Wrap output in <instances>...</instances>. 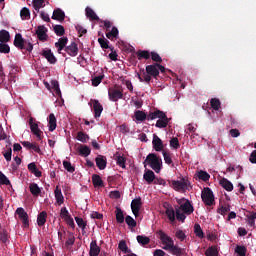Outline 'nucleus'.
Returning <instances> with one entry per match:
<instances>
[{"label":"nucleus","instance_id":"338daca9","mask_svg":"<svg viewBox=\"0 0 256 256\" xmlns=\"http://www.w3.org/2000/svg\"><path fill=\"white\" fill-rule=\"evenodd\" d=\"M236 253L240 256H245L247 254V248H245V246H237Z\"/></svg>","mask_w":256,"mask_h":256},{"label":"nucleus","instance_id":"20e7f679","mask_svg":"<svg viewBox=\"0 0 256 256\" xmlns=\"http://www.w3.org/2000/svg\"><path fill=\"white\" fill-rule=\"evenodd\" d=\"M159 63H154L151 65H147L146 69L140 70L136 74V77H138L140 83H151V79H157L159 77Z\"/></svg>","mask_w":256,"mask_h":256},{"label":"nucleus","instance_id":"bf43d9fd","mask_svg":"<svg viewBox=\"0 0 256 256\" xmlns=\"http://www.w3.org/2000/svg\"><path fill=\"white\" fill-rule=\"evenodd\" d=\"M103 77H105L104 75H100V76H96L92 79V85L93 87H99V85L101 84V81H103Z\"/></svg>","mask_w":256,"mask_h":256},{"label":"nucleus","instance_id":"c85d7f7f","mask_svg":"<svg viewBox=\"0 0 256 256\" xmlns=\"http://www.w3.org/2000/svg\"><path fill=\"white\" fill-rule=\"evenodd\" d=\"M45 223H47V212L42 211L38 214V217H37L38 227H43Z\"/></svg>","mask_w":256,"mask_h":256},{"label":"nucleus","instance_id":"4be33fe9","mask_svg":"<svg viewBox=\"0 0 256 256\" xmlns=\"http://www.w3.org/2000/svg\"><path fill=\"white\" fill-rule=\"evenodd\" d=\"M155 178H156V176H155V172H153V170H145L143 179H144V181H146V183H148V185H151V183H154Z\"/></svg>","mask_w":256,"mask_h":256},{"label":"nucleus","instance_id":"f3484780","mask_svg":"<svg viewBox=\"0 0 256 256\" xmlns=\"http://www.w3.org/2000/svg\"><path fill=\"white\" fill-rule=\"evenodd\" d=\"M152 145L154 150L163 151V140L157 134L153 135Z\"/></svg>","mask_w":256,"mask_h":256},{"label":"nucleus","instance_id":"f03ea898","mask_svg":"<svg viewBox=\"0 0 256 256\" xmlns=\"http://www.w3.org/2000/svg\"><path fill=\"white\" fill-rule=\"evenodd\" d=\"M158 235H159L160 241L164 245L163 249L165 251H169L171 255H175V256L185 255V249L175 245V242L173 241V239L169 237L167 234H165V232H163L162 230H159Z\"/></svg>","mask_w":256,"mask_h":256},{"label":"nucleus","instance_id":"c03bdc74","mask_svg":"<svg viewBox=\"0 0 256 256\" xmlns=\"http://www.w3.org/2000/svg\"><path fill=\"white\" fill-rule=\"evenodd\" d=\"M75 221H76L78 227H80V229H82V231H85V229H87V222L85 220H83V218L76 216Z\"/></svg>","mask_w":256,"mask_h":256},{"label":"nucleus","instance_id":"9d476101","mask_svg":"<svg viewBox=\"0 0 256 256\" xmlns=\"http://www.w3.org/2000/svg\"><path fill=\"white\" fill-rule=\"evenodd\" d=\"M16 215H18L24 229L29 228V215L25 212V209L21 207L17 208Z\"/></svg>","mask_w":256,"mask_h":256},{"label":"nucleus","instance_id":"6e6552de","mask_svg":"<svg viewBox=\"0 0 256 256\" xmlns=\"http://www.w3.org/2000/svg\"><path fill=\"white\" fill-rule=\"evenodd\" d=\"M168 183L174 191H187L190 183L189 180L181 178V180H168Z\"/></svg>","mask_w":256,"mask_h":256},{"label":"nucleus","instance_id":"c756f323","mask_svg":"<svg viewBox=\"0 0 256 256\" xmlns=\"http://www.w3.org/2000/svg\"><path fill=\"white\" fill-rule=\"evenodd\" d=\"M115 215L117 223H125V214H123V210L120 207H116Z\"/></svg>","mask_w":256,"mask_h":256},{"label":"nucleus","instance_id":"2f4dec72","mask_svg":"<svg viewBox=\"0 0 256 256\" xmlns=\"http://www.w3.org/2000/svg\"><path fill=\"white\" fill-rule=\"evenodd\" d=\"M11 41V34L7 30H0V43H9Z\"/></svg>","mask_w":256,"mask_h":256},{"label":"nucleus","instance_id":"39448f33","mask_svg":"<svg viewBox=\"0 0 256 256\" xmlns=\"http://www.w3.org/2000/svg\"><path fill=\"white\" fill-rule=\"evenodd\" d=\"M154 119H158L155 125L158 129H165L169 125L167 114L161 110L150 111L148 113V121H154Z\"/></svg>","mask_w":256,"mask_h":256},{"label":"nucleus","instance_id":"1a4fd4ad","mask_svg":"<svg viewBox=\"0 0 256 256\" xmlns=\"http://www.w3.org/2000/svg\"><path fill=\"white\" fill-rule=\"evenodd\" d=\"M202 201L207 205L208 207H211L213 203H215V195L213 194V190L211 188L206 187L202 190Z\"/></svg>","mask_w":256,"mask_h":256},{"label":"nucleus","instance_id":"412c9836","mask_svg":"<svg viewBox=\"0 0 256 256\" xmlns=\"http://www.w3.org/2000/svg\"><path fill=\"white\" fill-rule=\"evenodd\" d=\"M95 162L100 171H103V169L107 167V158L103 155H98V157L95 159Z\"/></svg>","mask_w":256,"mask_h":256},{"label":"nucleus","instance_id":"b1692460","mask_svg":"<svg viewBox=\"0 0 256 256\" xmlns=\"http://www.w3.org/2000/svg\"><path fill=\"white\" fill-rule=\"evenodd\" d=\"M48 128L49 131L53 132L55 129H57V118L55 117V114L51 113L48 116Z\"/></svg>","mask_w":256,"mask_h":256},{"label":"nucleus","instance_id":"72a5a7b5","mask_svg":"<svg viewBox=\"0 0 256 256\" xmlns=\"http://www.w3.org/2000/svg\"><path fill=\"white\" fill-rule=\"evenodd\" d=\"M92 183L94 187H105V184L103 183V179H101V176L98 174L92 175Z\"/></svg>","mask_w":256,"mask_h":256},{"label":"nucleus","instance_id":"393cba45","mask_svg":"<svg viewBox=\"0 0 256 256\" xmlns=\"http://www.w3.org/2000/svg\"><path fill=\"white\" fill-rule=\"evenodd\" d=\"M54 195L58 205H63V203H65V197H63V192H61V188H59V186H56Z\"/></svg>","mask_w":256,"mask_h":256},{"label":"nucleus","instance_id":"a211bd4d","mask_svg":"<svg viewBox=\"0 0 256 256\" xmlns=\"http://www.w3.org/2000/svg\"><path fill=\"white\" fill-rule=\"evenodd\" d=\"M52 19L63 23V21H65V12L61 8L55 9L52 15Z\"/></svg>","mask_w":256,"mask_h":256},{"label":"nucleus","instance_id":"774afa93","mask_svg":"<svg viewBox=\"0 0 256 256\" xmlns=\"http://www.w3.org/2000/svg\"><path fill=\"white\" fill-rule=\"evenodd\" d=\"M100 23H103L104 25V29H106V31H109V29H111V27H113V22L109 21V20H99Z\"/></svg>","mask_w":256,"mask_h":256},{"label":"nucleus","instance_id":"2eb2a0df","mask_svg":"<svg viewBox=\"0 0 256 256\" xmlns=\"http://www.w3.org/2000/svg\"><path fill=\"white\" fill-rule=\"evenodd\" d=\"M108 97L110 101H119V99H123V90L109 89Z\"/></svg>","mask_w":256,"mask_h":256},{"label":"nucleus","instance_id":"9b49d317","mask_svg":"<svg viewBox=\"0 0 256 256\" xmlns=\"http://www.w3.org/2000/svg\"><path fill=\"white\" fill-rule=\"evenodd\" d=\"M33 121H35V119H33V117H31L29 119V125H30L31 132L33 133V135H35L37 137L38 141H41V139H43V137H42L43 131H41V129H39V125Z\"/></svg>","mask_w":256,"mask_h":256},{"label":"nucleus","instance_id":"69168bd1","mask_svg":"<svg viewBox=\"0 0 256 256\" xmlns=\"http://www.w3.org/2000/svg\"><path fill=\"white\" fill-rule=\"evenodd\" d=\"M11 51V48L7 45V44H5V43H0V53H5V54H7V53H9Z\"/></svg>","mask_w":256,"mask_h":256},{"label":"nucleus","instance_id":"0e129e2a","mask_svg":"<svg viewBox=\"0 0 256 256\" xmlns=\"http://www.w3.org/2000/svg\"><path fill=\"white\" fill-rule=\"evenodd\" d=\"M125 157L123 156H118L116 157V164L119 166V167H122V169H125Z\"/></svg>","mask_w":256,"mask_h":256},{"label":"nucleus","instance_id":"8fccbe9b","mask_svg":"<svg viewBox=\"0 0 256 256\" xmlns=\"http://www.w3.org/2000/svg\"><path fill=\"white\" fill-rule=\"evenodd\" d=\"M0 241H2V243H9V235L7 234V230H0Z\"/></svg>","mask_w":256,"mask_h":256},{"label":"nucleus","instance_id":"de8ad7c7","mask_svg":"<svg viewBox=\"0 0 256 256\" xmlns=\"http://www.w3.org/2000/svg\"><path fill=\"white\" fill-rule=\"evenodd\" d=\"M76 139L78 141H81V143H87V141H89V135L85 134V132H78Z\"/></svg>","mask_w":256,"mask_h":256},{"label":"nucleus","instance_id":"cd10ccee","mask_svg":"<svg viewBox=\"0 0 256 256\" xmlns=\"http://www.w3.org/2000/svg\"><path fill=\"white\" fill-rule=\"evenodd\" d=\"M166 217H168L171 223L175 222V215H177V211L172 208V206H168L165 210Z\"/></svg>","mask_w":256,"mask_h":256},{"label":"nucleus","instance_id":"680f3d73","mask_svg":"<svg viewBox=\"0 0 256 256\" xmlns=\"http://www.w3.org/2000/svg\"><path fill=\"white\" fill-rule=\"evenodd\" d=\"M229 211H231V206L229 205L222 206L221 208L218 209V213L223 216L227 215Z\"/></svg>","mask_w":256,"mask_h":256},{"label":"nucleus","instance_id":"37998d69","mask_svg":"<svg viewBox=\"0 0 256 256\" xmlns=\"http://www.w3.org/2000/svg\"><path fill=\"white\" fill-rule=\"evenodd\" d=\"M210 105L214 111H219V109H221V101L217 98H212L210 100Z\"/></svg>","mask_w":256,"mask_h":256},{"label":"nucleus","instance_id":"423d86ee","mask_svg":"<svg viewBox=\"0 0 256 256\" xmlns=\"http://www.w3.org/2000/svg\"><path fill=\"white\" fill-rule=\"evenodd\" d=\"M145 163H147L155 173H161V169H163V159L155 153L148 154L144 161V165Z\"/></svg>","mask_w":256,"mask_h":256},{"label":"nucleus","instance_id":"ddd939ff","mask_svg":"<svg viewBox=\"0 0 256 256\" xmlns=\"http://www.w3.org/2000/svg\"><path fill=\"white\" fill-rule=\"evenodd\" d=\"M41 55L48 61V63H50V65H55V63H57V57H55V54H53L51 49L42 50Z\"/></svg>","mask_w":256,"mask_h":256},{"label":"nucleus","instance_id":"f8f14e48","mask_svg":"<svg viewBox=\"0 0 256 256\" xmlns=\"http://www.w3.org/2000/svg\"><path fill=\"white\" fill-rule=\"evenodd\" d=\"M89 105H92L95 119L101 117L103 113V105L99 103V100L91 99Z\"/></svg>","mask_w":256,"mask_h":256},{"label":"nucleus","instance_id":"c9c22d12","mask_svg":"<svg viewBox=\"0 0 256 256\" xmlns=\"http://www.w3.org/2000/svg\"><path fill=\"white\" fill-rule=\"evenodd\" d=\"M85 11H86V17H88L90 21H100L99 16H97V14L95 13V11H93V9L87 7Z\"/></svg>","mask_w":256,"mask_h":256},{"label":"nucleus","instance_id":"f704fd0d","mask_svg":"<svg viewBox=\"0 0 256 256\" xmlns=\"http://www.w3.org/2000/svg\"><path fill=\"white\" fill-rule=\"evenodd\" d=\"M136 55L139 61H141L142 59H151V52H149L148 50H138L136 52Z\"/></svg>","mask_w":256,"mask_h":256},{"label":"nucleus","instance_id":"a18cd8bd","mask_svg":"<svg viewBox=\"0 0 256 256\" xmlns=\"http://www.w3.org/2000/svg\"><path fill=\"white\" fill-rule=\"evenodd\" d=\"M194 233L196 237H199V239H203V237H205V234L203 233V229H201V225L199 224L194 225Z\"/></svg>","mask_w":256,"mask_h":256},{"label":"nucleus","instance_id":"7ed1b4c3","mask_svg":"<svg viewBox=\"0 0 256 256\" xmlns=\"http://www.w3.org/2000/svg\"><path fill=\"white\" fill-rule=\"evenodd\" d=\"M177 203L178 205L175 206L176 219L183 223L187 219L186 215H191L195 211V208L191 204V201L185 198L177 200Z\"/></svg>","mask_w":256,"mask_h":256},{"label":"nucleus","instance_id":"0eeeda50","mask_svg":"<svg viewBox=\"0 0 256 256\" xmlns=\"http://www.w3.org/2000/svg\"><path fill=\"white\" fill-rule=\"evenodd\" d=\"M14 47L20 49L21 51H26L27 53H31V51H33V44L28 40H25L21 33H17L15 35Z\"/></svg>","mask_w":256,"mask_h":256},{"label":"nucleus","instance_id":"4468645a","mask_svg":"<svg viewBox=\"0 0 256 256\" xmlns=\"http://www.w3.org/2000/svg\"><path fill=\"white\" fill-rule=\"evenodd\" d=\"M142 205H143V202L141 201V198H136V199L132 200L131 209H132V213L135 217H139V211H141Z\"/></svg>","mask_w":256,"mask_h":256},{"label":"nucleus","instance_id":"dca6fc26","mask_svg":"<svg viewBox=\"0 0 256 256\" xmlns=\"http://www.w3.org/2000/svg\"><path fill=\"white\" fill-rule=\"evenodd\" d=\"M64 51L70 55V57H77V55H79V46H77V43L71 42L70 45L65 47Z\"/></svg>","mask_w":256,"mask_h":256},{"label":"nucleus","instance_id":"79ce46f5","mask_svg":"<svg viewBox=\"0 0 256 256\" xmlns=\"http://www.w3.org/2000/svg\"><path fill=\"white\" fill-rule=\"evenodd\" d=\"M54 33H56V35L58 37H63L65 35V27H63V25H55L54 26Z\"/></svg>","mask_w":256,"mask_h":256},{"label":"nucleus","instance_id":"6ab92c4d","mask_svg":"<svg viewBox=\"0 0 256 256\" xmlns=\"http://www.w3.org/2000/svg\"><path fill=\"white\" fill-rule=\"evenodd\" d=\"M100 253H101V247H99V245H97V240H93L90 243L89 255L90 256H99Z\"/></svg>","mask_w":256,"mask_h":256},{"label":"nucleus","instance_id":"5701e85b","mask_svg":"<svg viewBox=\"0 0 256 256\" xmlns=\"http://www.w3.org/2000/svg\"><path fill=\"white\" fill-rule=\"evenodd\" d=\"M134 117L136 121H140V123H143V121H149V114L141 110H136L134 112Z\"/></svg>","mask_w":256,"mask_h":256},{"label":"nucleus","instance_id":"09e8293b","mask_svg":"<svg viewBox=\"0 0 256 256\" xmlns=\"http://www.w3.org/2000/svg\"><path fill=\"white\" fill-rule=\"evenodd\" d=\"M198 179L201 181H209V179H211V175H209V173L206 171L200 170L198 173Z\"/></svg>","mask_w":256,"mask_h":256},{"label":"nucleus","instance_id":"3c124183","mask_svg":"<svg viewBox=\"0 0 256 256\" xmlns=\"http://www.w3.org/2000/svg\"><path fill=\"white\" fill-rule=\"evenodd\" d=\"M150 57H151L152 61H154V63H158V64L163 63V59L157 52H150Z\"/></svg>","mask_w":256,"mask_h":256},{"label":"nucleus","instance_id":"6e6d98bb","mask_svg":"<svg viewBox=\"0 0 256 256\" xmlns=\"http://www.w3.org/2000/svg\"><path fill=\"white\" fill-rule=\"evenodd\" d=\"M20 16H21V19H29V17H31V12L29 11L28 8L24 7L20 11Z\"/></svg>","mask_w":256,"mask_h":256},{"label":"nucleus","instance_id":"ea45409f","mask_svg":"<svg viewBox=\"0 0 256 256\" xmlns=\"http://www.w3.org/2000/svg\"><path fill=\"white\" fill-rule=\"evenodd\" d=\"M136 239L137 242L142 246L149 245V243H151V239L144 235H138Z\"/></svg>","mask_w":256,"mask_h":256},{"label":"nucleus","instance_id":"e433bc0d","mask_svg":"<svg viewBox=\"0 0 256 256\" xmlns=\"http://www.w3.org/2000/svg\"><path fill=\"white\" fill-rule=\"evenodd\" d=\"M106 37L107 39H110V41H113V39H117V37H119V29L113 26L112 30L106 33Z\"/></svg>","mask_w":256,"mask_h":256},{"label":"nucleus","instance_id":"bb28decb","mask_svg":"<svg viewBox=\"0 0 256 256\" xmlns=\"http://www.w3.org/2000/svg\"><path fill=\"white\" fill-rule=\"evenodd\" d=\"M29 190L33 197H39V195H41V188L39 185H37V183H30Z\"/></svg>","mask_w":256,"mask_h":256},{"label":"nucleus","instance_id":"49530a36","mask_svg":"<svg viewBox=\"0 0 256 256\" xmlns=\"http://www.w3.org/2000/svg\"><path fill=\"white\" fill-rule=\"evenodd\" d=\"M205 255L206 256H219V250H217V247L211 246L206 250Z\"/></svg>","mask_w":256,"mask_h":256},{"label":"nucleus","instance_id":"4d7b16f0","mask_svg":"<svg viewBox=\"0 0 256 256\" xmlns=\"http://www.w3.org/2000/svg\"><path fill=\"white\" fill-rule=\"evenodd\" d=\"M170 147H172V149H179V147H181V145L179 144V138L173 137L170 140Z\"/></svg>","mask_w":256,"mask_h":256},{"label":"nucleus","instance_id":"473e14b6","mask_svg":"<svg viewBox=\"0 0 256 256\" xmlns=\"http://www.w3.org/2000/svg\"><path fill=\"white\" fill-rule=\"evenodd\" d=\"M220 185L226 191H233V183H231V181H229L227 178H222L220 180Z\"/></svg>","mask_w":256,"mask_h":256},{"label":"nucleus","instance_id":"a19ab883","mask_svg":"<svg viewBox=\"0 0 256 256\" xmlns=\"http://www.w3.org/2000/svg\"><path fill=\"white\" fill-rule=\"evenodd\" d=\"M118 249L122 251V253H130L131 254V249L127 246V242L125 240H121L118 244Z\"/></svg>","mask_w":256,"mask_h":256},{"label":"nucleus","instance_id":"4c0bfd02","mask_svg":"<svg viewBox=\"0 0 256 256\" xmlns=\"http://www.w3.org/2000/svg\"><path fill=\"white\" fill-rule=\"evenodd\" d=\"M98 43L102 49H110L113 51V47L109 46V40L102 36V38H98Z\"/></svg>","mask_w":256,"mask_h":256},{"label":"nucleus","instance_id":"864d4df0","mask_svg":"<svg viewBox=\"0 0 256 256\" xmlns=\"http://www.w3.org/2000/svg\"><path fill=\"white\" fill-rule=\"evenodd\" d=\"M125 221L128 227H137V221H135V219H133V217L130 215L125 217Z\"/></svg>","mask_w":256,"mask_h":256},{"label":"nucleus","instance_id":"5fc2aeb1","mask_svg":"<svg viewBox=\"0 0 256 256\" xmlns=\"http://www.w3.org/2000/svg\"><path fill=\"white\" fill-rule=\"evenodd\" d=\"M63 167H64V169H66V171H68V173H74V171H75V168L73 167L71 162H69L67 160L63 161Z\"/></svg>","mask_w":256,"mask_h":256},{"label":"nucleus","instance_id":"a878e982","mask_svg":"<svg viewBox=\"0 0 256 256\" xmlns=\"http://www.w3.org/2000/svg\"><path fill=\"white\" fill-rule=\"evenodd\" d=\"M69 39L67 37L59 38L58 42L55 43V47L58 49V53H61L65 47H67V43Z\"/></svg>","mask_w":256,"mask_h":256},{"label":"nucleus","instance_id":"f257e3e1","mask_svg":"<svg viewBox=\"0 0 256 256\" xmlns=\"http://www.w3.org/2000/svg\"><path fill=\"white\" fill-rule=\"evenodd\" d=\"M158 235H159L160 241L164 245L163 249L165 251H169L171 255H175V256L185 255V249L175 245V242L173 241V239L169 237L167 234H165V232H163L162 230H159Z\"/></svg>","mask_w":256,"mask_h":256},{"label":"nucleus","instance_id":"aec40b11","mask_svg":"<svg viewBox=\"0 0 256 256\" xmlns=\"http://www.w3.org/2000/svg\"><path fill=\"white\" fill-rule=\"evenodd\" d=\"M36 35L39 41H47V29L45 26H38Z\"/></svg>","mask_w":256,"mask_h":256},{"label":"nucleus","instance_id":"58836bf2","mask_svg":"<svg viewBox=\"0 0 256 256\" xmlns=\"http://www.w3.org/2000/svg\"><path fill=\"white\" fill-rule=\"evenodd\" d=\"M32 5L36 13H39V9H43V7H45V0H33Z\"/></svg>","mask_w":256,"mask_h":256},{"label":"nucleus","instance_id":"052dcab7","mask_svg":"<svg viewBox=\"0 0 256 256\" xmlns=\"http://www.w3.org/2000/svg\"><path fill=\"white\" fill-rule=\"evenodd\" d=\"M52 85V89L54 90V93H56V95H61V89L59 88V82H57L56 80H53L51 82Z\"/></svg>","mask_w":256,"mask_h":256},{"label":"nucleus","instance_id":"7c9ffc66","mask_svg":"<svg viewBox=\"0 0 256 256\" xmlns=\"http://www.w3.org/2000/svg\"><path fill=\"white\" fill-rule=\"evenodd\" d=\"M78 152L82 157H89V155H91V148L87 145H80Z\"/></svg>","mask_w":256,"mask_h":256},{"label":"nucleus","instance_id":"e2e57ef3","mask_svg":"<svg viewBox=\"0 0 256 256\" xmlns=\"http://www.w3.org/2000/svg\"><path fill=\"white\" fill-rule=\"evenodd\" d=\"M60 217L64 220L67 219L68 217H71V214H69V210H67V207L61 208Z\"/></svg>","mask_w":256,"mask_h":256},{"label":"nucleus","instance_id":"13d9d810","mask_svg":"<svg viewBox=\"0 0 256 256\" xmlns=\"http://www.w3.org/2000/svg\"><path fill=\"white\" fill-rule=\"evenodd\" d=\"M0 184L11 185V181L9 180V178H7V176H5V174H3V172H0Z\"/></svg>","mask_w":256,"mask_h":256},{"label":"nucleus","instance_id":"603ef678","mask_svg":"<svg viewBox=\"0 0 256 256\" xmlns=\"http://www.w3.org/2000/svg\"><path fill=\"white\" fill-rule=\"evenodd\" d=\"M162 154H163L166 165H172L173 167L174 165H173V159L171 158V154L168 153L167 151H163Z\"/></svg>","mask_w":256,"mask_h":256}]
</instances>
